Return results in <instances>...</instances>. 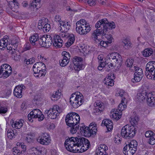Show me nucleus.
Returning <instances> with one entry per match:
<instances>
[{
    "label": "nucleus",
    "instance_id": "f257e3e1",
    "mask_svg": "<svg viewBox=\"0 0 155 155\" xmlns=\"http://www.w3.org/2000/svg\"><path fill=\"white\" fill-rule=\"evenodd\" d=\"M115 25L114 22H109L107 19H102L98 21L95 24V27L97 29L95 30L92 35V37L94 40H97V36L102 35L107 39V43H111L113 38L112 35H108L109 31L110 29L114 28Z\"/></svg>",
    "mask_w": 155,
    "mask_h": 155
},
{
    "label": "nucleus",
    "instance_id": "f03ea898",
    "mask_svg": "<svg viewBox=\"0 0 155 155\" xmlns=\"http://www.w3.org/2000/svg\"><path fill=\"white\" fill-rule=\"evenodd\" d=\"M64 146L68 151L82 152L87 150L90 146V142L84 137H71L66 140Z\"/></svg>",
    "mask_w": 155,
    "mask_h": 155
},
{
    "label": "nucleus",
    "instance_id": "7ed1b4c3",
    "mask_svg": "<svg viewBox=\"0 0 155 155\" xmlns=\"http://www.w3.org/2000/svg\"><path fill=\"white\" fill-rule=\"evenodd\" d=\"M84 97L80 92H77L72 94L70 98V102L72 106L76 108L81 105L84 102Z\"/></svg>",
    "mask_w": 155,
    "mask_h": 155
},
{
    "label": "nucleus",
    "instance_id": "20e7f679",
    "mask_svg": "<svg viewBox=\"0 0 155 155\" xmlns=\"http://www.w3.org/2000/svg\"><path fill=\"white\" fill-rule=\"evenodd\" d=\"M136 132V128L133 125H125L122 129L121 135L124 138H133Z\"/></svg>",
    "mask_w": 155,
    "mask_h": 155
},
{
    "label": "nucleus",
    "instance_id": "39448f33",
    "mask_svg": "<svg viewBox=\"0 0 155 155\" xmlns=\"http://www.w3.org/2000/svg\"><path fill=\"white\" fill-rule=\"evenodd\" d=\"M33 70L36 77L44 76L46 73L45 65L44 63L40 62H37L34 65Z\"/></svg>",
    "mask_w": 155,
    "mask_h": 155
},
{
    "label": "nucleus",
    "instance_id": "423d86ee",
    "mask_svg": "<svg viewBox=\"0 0 155 155\" xmlns=\"http://www.w3.org/2000/svg\"><path fill=\"white\" fill-rule=\"evenodd\" d=\"M145 75L149 79L152 78L151 75L153 76V80H155V61H151L146 65Z\"/></svg>",
    "mask_w": 155,
    "mask_h": 155
},
{
    "label": "nucleus",
    "instance_id": "0eeeda50",
    "mask_svg": "<svg viewBox=\"0 0 155 155\" xmlns=\"http://www.w3.org/2000/svg\"><path fill=\"white\" fill-rule=\"evenodd\" d=\"M28 118L30 122H32L33 121V118H38V120L41 121L44 119V117L41 112L39 109H34L28 114Z\"/></svg>",
    "mask_w": 155,
    "mask_h": 155
},
{
    "label": "nucleus",
    "instance_id": "6e6552de",
    "mask_svg": "<svg viewBox=\"0 0 155 155\" xmlns=\"http://www.w3.org/2000/svg\"><path fill=\"white\" fill-rule=\"evenodd\" d=\"M53 42L51 37L49 35H44L39 39L40 45L47 48L51 46Z\"/></svg>",
    "mask_w": 155,
    "mask_h": 155
},
{
    "label": "nucleus",
    "instance_id": "1a4fd4ad",
    "mask_svg": "<svg viewBox=\"0 0 155 155\" xmlns=\"http://www.w3.org/2000/svg\"><path fill=\"white\" fill-rule=\"evenodd\" d=\"M107 59L109 61L115 64L117 67L120 66L121 65V56L116 52L112 53L107 56Z\"/></svg>",
    "mask_w": 155,
    "mask_h": 155
},
{
    "label": "nucleus",
    "instance_id": "9d476101",
    "mask_svg": "<svg viewBox=\"0 0 155 155\" xmlns=\"http://www.w3.org/2000/svg\"><path fill=\"white\" fill-rule=\"evenodd\" d=\"M71 117L70 118L73 119L75 122V128H73V130H71V132L73 134H75L76 133L78 130H79V125L78 124L79 123L80 120V117L79 115L77 114L72 112L68 114Z\"/></svg>",
    "mask_w": 155,
    "mask_h": 155
},
{
    "label": "nucleus",
    "instance_id": "9b49d317",
    "mask_svg": "<svg viewBox=\"0 0 155 155\" xmlns=\"http://www.w3.org/2000/svg\"><path fill=\"white\" fill-rule=\"evenodd\" d=\"M55 107V108L54 107L52 109L46 110L45 112V113L48 114V117L51 119H55L60 112V110H57V107H59L58 106L56 105Z\"/></svg>",
    "mask_w": 155,
    "mask_h": 155
},
{
    "label": "nucleus",
    "instance_id": "f8f14e48",
    "mask_svg": "<svg viewBox=\"0 0 155 155\" xmlns=\"http://www.w3.org/2000/svg\"><path fill=\"white\" fill-rule=\"evenodd\" d=\"M83 59L80 57L75 56L72 59L74 68L76 71H79L82 68Z\"/></svg>",
    "mask_w": 155,
    "mask_h": 155
},
{
    "label": "nucleus",
    "instance_id": "ddd939ff",
    "mask_svg": "<svg viewBox=\"0 0 155 155\" xmlns=\"http://www.w3.org/2000/svg\"><path fill=\"white\" fill-rule=\"evenodd\" d=\"M146 101L148 105L150 107L155 106V94L149 92L147 95Z\"/></svg>",
    "mask_w": 155,
    "mask_h": 155
},
{
    "label": "nucleus",
    "instance_id": "4468645a",
    "mask_svg": "<svg viewBox=\"0 0 155 155\" xmlns=\"http://www.w3.org/2000/svg\"><path fill=\"white\" fill-rule=\"evenodd\" d=\"M147 138H149L148 142L151 145H153L155 144V134L151 130L147 131L145 134Z\"/></svg>",
    "mask_w": 155,
    "mask_h": 155
},
{
    "label": "nucleus",
    "instance_id": "2eb2a0df",
    "mask_svg": "<svg viewBox=\"0 0 155 155\" xmlns=\"http://www.w3.org/2000/svg\"><path fill=\"white\" fill-rule=\"evenodd\" d=\"M25 88L23 85L16 86L14 90V94L16 97L21 98L22 97V91Z\"/></svg>",
    "mask_w": 155,
    "mask_h": 155
},
{
    "label": "nucleus",
    "instance_id": "dca6fc26",
    "mask_svg": "<svg viewBox=\"0 0 155 155\" xmlns=\"http://www.w3.org/2000/svg\"><path fill=\"white\" fill-rule=\"evenodd\" d=\"M85 28H81L78 26L76 27V30L77 32L81 35H85L89 32L91 30V28L89 25H84Z\"/></svg>",
    "mask_w": 155,
    "mask_h": 155
},
{
    "label": "nucleus",
    "instance_id": "f3484780",
    "mask_svg": "<svg viewBox=\"0 0 155 155\" xmlns=\"http://www.w3.org/2000/svg\"><path fill=\"white\" fill-rule=\"evenodd\" d=\"M149 93L146 90H143L139 93L137 96V101L141 102L146 100Z\"/></svg>",
    "mask_w": 155,
    "mask_h": 155
},
{
    "label": "nucleus",
    "instance_id": "a211bd4d",
    "mask_svg": "<svg viewBox=\"0 0 155 155\" xmlns=\"http://www.w3.org/2000/svg\"><path fill=\"white\" fill-rule=\"evenodd\" d=\"M38 141L41 144L43 145H47L50 142L51 140L49 136L45 134H43L41 136V138L38 139Z\"/></svg>",
    "mask_w": 155,
    "mask_h": 155
},
{
    "label": "nucleus",
    "instance_id": "6ab92c4d",
    "mask_svg": "<svg viewBox=\"0 0 155 155\" xmlns=\"http://www.w3.org/2000/svg\"><path fill=\"white\" fill-rule=\"evenodd\" d=\"M129 144H127L123 148V153L126 155H132L135 153V148L131 149Z\"/></svg>",
    "mask_w": 155,
    "mask_h": 155
},
{
    "label": "nucleus",
    "instance_id": "aec40b11",
    "mask_svg": "<svg viewBox=\"0 0 155 155\" xmlns=\"http://www.w3.org/2000/svg\"><path fill=\"white\" fill-rule=\"evenodd\" d=\"M63 40L60 36L56 35L54 36L53 42V45L57 48H60L62 46Z\"/></svg>",
    "mask_w": 155,
    "mask_h": 155
},
{
    "label": "nucleus",
    "instance_id": "412c9836",
    "mask_svg": "<svg viewBox=\"0 0 155 155\" xmlns=\"http://www.w3.org/2000/svg\"><path fill=\"white\" fill-rule=\"evenodd\" d=\"M68 114L67 115L65 118V121L67 125L70 127H71V130H73V128H75V122L73 119L70 118L71 117Z\"/></svg>",
    "mask_w": 155,
    "mask_h": 155
},
{
    "label": "nucleus",
    "instance_id": "4be33fe9",
    "mask_svg": "<svg viewBox=\"0 0 155 155\" xmlns=\"http://www.w3.org/2000/svg\"><path fill=\"white\" fill-rule=\"evenodd\" d=\"M60 28V31H68L70 27V25L68 23V22L62 21L59 23Z\"/></svg>",
    "mask_w": 155,
    "mask_h": 155
},
{
    "label": "nucleus",
    "instance_id": "5701e85b",
    "mask_svg": "<svg viewBox=\"0 0 155 155\" xmlns=\"http://www.w3.org/2000/svg\"><path fill=\"white\" fill-rule=\"evenodd\" d=\"M102 124L106 126L108 131H110L113 127V124L111 120L109 119H105L103 120L102 122Z\"/></svg>",
    "mask_w": 155,
    "mask_h": 155
},
{
    "label": "nucleus",
    "instance_id": "b1692460",
    "mask_svg": "<svg viewBox=\"0 0 155 155\" xmlns=\"http://www.w3.org/2000/svg\"><path fill=\"white\" fill-rule=\"evenodd\" d=\"M19 4L16 0H11L9 1V7L12 10L15 12L16 9L18 8Z\"/></svg>",
    "mask_w": 155,
    "mask_h": 155
},
{
    "label": "nucleus",
    "instance_id": "393cba45",
    "mask_svg": "<svg viewBox=\"0 0 155 155\" xmlns=\"http://www.w3.org/2000/svg\"><path fill=\"white\" fill-rule=\"evenodd\" d=\"M119 112L117 110H113L112 112V114L111 117V118L117 120L119 119L121 117V112Z\"/></svg>",
    "mask_w": 155,
    "mask_h": 155
},
{
    "label": "nucleus",
    "instance_id": "a878e982",
    "mask_svg": "<svg viewBox=\"0 0 155 155\" xmlns=\"http://www.w3.org/2000/svg\"><path fill=\"white\" fill-rule=\"evenodd\" d=\"M122 44L124 48L126 49H128L130 48L131 47L132 45L130 41L127 39H124L122 41Z\"/></svg>",
    "mask_w": 155,
    "mask_h": 155
},
{
    "label": "nucleus",
    "instance_id": "bb28decb",
    "mask_svg": "<svg viewBox=\"0 0 155 155\" xmlns=\"http://www.w3.org/2000/svg\"><path fill=\"white\" fill-rule=\"evenodd\" d=\"M39 37L37 34H35L34 35L31 36L30 38V41L31 44L33 45H35L36 44L35 42L38 40L39 41Z\"/></svg>",
    "mask_w": 155,
    "mask_h": 155
},
{
    "label": "nucleus",
    "instance_id": "cd10ccee",
    "mask_svg": "<svg viewBox=\"0 0 155 155\" xmlns=\"http://www.w3.org/2000/svg\"><path fill=\"white\" fill-rule=\"evenodd\" d=\"M68 40L67 43L65 44V46L67 47L70 46L72 44L74 41V37L72 34H69L68 37Z\"/></svg>",
    "mask_w": 155,
    "mask_h": 155
},
{
    "label": "nucleus",
    "instance_id": "c85d7f7f",
    "mask_svg": "<svg viewBox=\"0 0 155 155\" xmlns=\"http://www.w3.org/2000/svg\"><path fill=\"white\" fill-rule=\"evenodd\" d=\"M61 95V93L58 90V91L53 93V95L51 97V99L54 101H57L60 98Z\"/></svg>",
    "mask_w": 155,
    "mask_h": 155
},
{
    "label": "nucleus",
    "instance_id": "c756f323",
    "mask_svg": "<svg viewBox=\"0 0 155 155\" xmlns=\"http://www.w3.org/2000/svg\"><path fill=\"white\" fill-rule=\"evenodd\" d=\"M153 52L152 49L150 48H146L143 51V55L145 57H148L152 54Z\"/></svg>",
    "mask_w": 155,
    "mask_h": 155
},
{
    "label": "nucleus",
    "instance_id": "7c9ffc66",
    "mask_svg": "<svg viewBox=\"0 0 155 155\" xmlns=\"http://www.w3.org/2000/svg\"><path fill=\"white\" fill-rule=\"evenodd\" d=\"M76 26L79 28V29L81 28H85L84 25H87L86 21L84 19H81L79 21H77L76 24Z\"/></svg>",
    "mask_w": 155,
    "mask_h": 155
},
{
    "label": "nucleus",
    "instance_id": "2f4dec72",
    "mask_svg": "<svg viewBox=\"0 0 155 155\" xmlns=\"http://www.w3.org/2000/svg\"><path fill=\"white\" fill-rule=\"evenodd\" d=\"M134 62V60L132 59H128L125 62V64L127 67L130 68V69L133 71V64Z\"/></svg>",
    "mask_w": 155,
    "mask_h": 155
},
{
    "label": "nucleus",
    "instance_id": "473e14b6",
    "mask_svg": "<svg viewBox=\"0 0 155 155\" xmlns=\"http://www.w3.org/2000/svg\"><path fill=\"white\" fill-rule=\"evenodd\" d=\"M133 68L134 70L135 71L134 75L143 76V72L141 68L135 66H134Z\"/></svg>",
    "mask_w": 155,
    "mask_h": 155
},
{
    "label": "nucleus",
    "instance_id": "72a5a7b5",
    "mask_svg": "<svg viewBox=\"0 0 155 155\" xmlns=\"http://www.w3.org/2000/svg\"><path fill=\"white\" fill-rule=\"evenodd\" d=\"M84 135H86L88 136H91V135L95 134H93L92 132L93 131H91V129H90L89 127H86L85 126L84 127Z\"/></svg>",
    "mask_w": 155,
    "mask_h": 155
},
{
    "label": "nucleus",
    "instance_id": "f704fd0d",
    "mask_svg": "<svg viewBox=\"0 0 155 155\" xmlns=\"http://www.w3.org/2000/svg\"><path fill=\"white\" fill-rule=\"evenodd\" d=\"M7 68H6L5 70V73L6 74H4V76L5 78L8 77L9 75H10L12 73V68L11 67L10 65H8Z\"/></svg>",
    "mask_w": 155,
    "mask_h": 155
},
{
    "label": "nucleus",
    "instance_id": "c9c22d12",
    "mask_svg": "<svg viewBox=\"0 0 155 155\" xmlns=\"http://www.w3.org/2000/svg\"><path fill=\"white\" fill-rule=\"evenodd\" d=\"M24 121L22 120H21L18 121H16L14 124V127L16 129H20L23 126V122Z\"/></svg>",
    "mask_w": 155,
    "mask_h": 155
},
{
    "label": "nucleus",
    "instance_id": "e433bc0d",
    "mask_svg": "<svg viewBox=\"0 0 155 155\" xmlns=\"http://www.w3.org/2000/svg\"><path fill=\"white\" fill-rule=\"evenodd\" d=\"M129 144V145H130V147H132L131 149L135 148V153L137 150V141L135 140H133L131 141Z\"/></svg>",
    "mask_w": 155,
    "mask_h": 155
},
{
    "label": "nucleus",
    "instance_id": "4c0bfd02",
    "mask_svg": "<svg viewBox=\"0 0 155 155\" xmlns=\"http://www.w3.org/2000/svg\"><path fill=\"white\" fill-rule=\"evenodd\" d=\"M108 149L107 147L105 144H101L100 147H98V149L97 150H99V151H101V152L104 153V154L106 153V151Z\"/></svg>",
    "mask_w": 155,
    "mask_h": 155
},
{
    "label": "nucleus",
    "instance_id": "58836bf2",
    "mask_svg": "<svg viewBox=\"0 0 155 155\" xmlns=\"http://www.w3.org/2000/svg\"><path fill=\"white\" fill-rule=\"evenodd\" d=\"M4 39H1L0 40V49L4 50V48L7 47L8 45L7 42Z\"/></svg>",
    "mask_w": 155,
    "mask_h": 155
},
{
    "label": "nucleus",
    "instance_id": "ea45409f",
    "mask_svg": "<svg viewBox=\"0 0 155 155\" xmlns=\"http://www.w3.org/2000/svg\"><path fill=\"white\" fill-rule=\"evenodd\" d=\"M105 62L106 63V66H107V67H108V68H107V69L110 70L113 68V67L114 65L116 66L115 64H114L110 61H109L107 59H106V60L105 61Z\"/></svg>",
    "mask_w": 155,
    "mask_h": 155
},
{
    "label": "nucleus",
    "instance_id": "a19ab883",
    "mask_svg": "<svg viewBox=\"0 0 155 155\" xmlns=\"http://www.w3.org/2000/svg\"><path fill=\"white\" fill-rule=\"evenodd\" d=\"M143 76H140L139 75H134V78L131 79V81L133 83L138 82L140 81L141 80Z\"/></svg>",
    "mask_w": 155,
    "mask_h": 155
},
{
    "label": "nucleus",
    "instance_id": "79ce46f5",
    "mask_svg": "<svg viewBox=\"0 0 155 155\" xmlns=\"http://www.w3.org/2000/svg\"><path fill=\"white\" fill-rule=\"evenodd\" d=\"M96 125V124L93 123H91L89 125V129H91V131H93L92 132L93 134H96L97 131Z\"/></svg>",
    "mask_w": 155,
    "mask_h": 155
},
{
    "label": "nucleus",
    "instance_id": "37998d69",
    "mask_svg": "<svg viewBox=\"0 0 155 155\" xmlns=\"http://www.w3.org/2000/svg\"><path fill=\"white\" fill-rule=\"evenodd\" d=\"M70 60L68 59H62L60 60L59 63L60 65L62 67H64L66 66L69 62Z\"/></svg>",
    "mask_w": 155,
    "mask_h": 155
},
{
    "label": "nucleus",
    "instance_id": "c03bdc74",
    "mask_svg": "<svg viewBox=\"0 0 155 155\" xmlns=\"http://www.w3.org/2000/svg\"><path fill=\"white\" fill-rule=\"evenodd\" d=\"M13 153L14 155H18L21 153L18 147H14L12 149Z\"/></svg>",
    "mask_w": 155,
    "mask_h": 155
},
{
    "label": "nucleus",
    "instance_id": "a18cd8bd",
    "mask_svg": "<svg viewBox=\"0 0 155 155\" xmlns=\"http://www.w3.org/2000/svg\"><path fill=\"white\" fill-rule=\"evenodd\" d=\"M29 6H32L33 8H36L37 7L38 8H40L41 6L39 2H38L37 1L35 2V0H34L33 1H32L31 3L30 4Z\"/></svg>",
    "mask_w": 155,
    "mask_h": 155
},
{
    "label": "nucleus",
    "instance_id": "49530a36",
    "mask_svg": "<svg viewBox=\"0 0 155 155\" xmlns=\"http://www.w3.org/2000/svg\"><path fill=\"white\" fill-rule=\"evenodd\" d=\"M13 49L12 50H11L10 51H9V52L11 54H12V56L13 57H14V59L15 60H17V56H19V55H17V54H16V52L15 51V48H13Z\"/></svg>",
    "mask_w": 155,
    "mask_h": 155
},
{
    "label": "nucleus",
    "instance_id": "de8ad7c7",
    "mask_svg": "<svg viewBox=\"0 0 155 155\" xmlns=\"http://www.w3.org/2000/svg\"><path fill=\"white\" fill-rule=\"evenodd\" d=\"M42 29L44 32H48L50 29V25L47 23L46 24L45 23L44 26L43 27Z\"/></svg>",
    "mask_w": 155,
    "mask_h": 155
},
{
    "label": "nucleus",
    "instance_id": "09e8293b",
    "mask_svg": "<svg viewBox=\"0 0 155 155\" xmlns=\"http://www.w3.org/2000/svg\"><path fill=\"white\" fill-rule=\"evenodd\" d=\"M7 135L8 138L12 139L14 136V131L12 129L8 130L7 132Z\"/></svg>",
    "mask_w": 155,
    "mask_h": 155
},
{
    "label": "nucleus",
    "instance_id": "8fccbe9b",
    "mask_svg": "<svg viewBox=\"0 0 155 155\" xmlns=\"http://www.w3.org/2000/svg\"><path fill=\"white\" fill-rule=\"evenodd\" d=\"M45 23V21L44 19L40 20L38 26V28L40 29H42L43 25H44Z\"/></svg>",
    "mask_w": 155,
    "mask_h": 155
},
{
    "label": "nucleus",
    "instance_id": "3c124183",
    "mask_svg": "<svg viewBox=\"0 0 155 155\" xmlns=\"http://www.w3.org/2000/svg\"><path fill=\"white\" fill-rule=\"evenodd\" d=\"M139 120V118L137 117H135L132 118L130 121L132 125L137 124V122Z\"/></svg>",
    "mask_w": 155,
    "mask_h": 155
},
{
    "label": "nucleus",
    "instance_id": "603ef678",
    "mask_svg": "<svg viewBox=\"0 0 155 155\" xmlns=\"http://www.w3.org/2000/svg\"><path fill=\"white\" fill-rule=\"evenodd\" d=\"M105 84L108 86H112L114 85V80L110 79H109L106 81H105Z\"/></svg>",
    "mask_w": 155,
    "mask_h": 155
},
{
    "label": "nucleus",
    "instance_id": "864d4df0",
    "mask_svg": "<svg viewBox=\"0 0 155 155\" xmlns=\"http://www.w3.org/2000/svg\"><path fill=\"white\" fill-rule=\"evenodd\" d=\"M61 33L60 34V35L62 38H67L69 36V34L67 32V31H61Z\"/></svg>",
    "mask_w": 155,
    "mask_h": 155
},
{
    "label": "nucleus",
    "instance_id": "5fc2aeb1",
    "mask_svg": "<svg viewBox=\"0 0 155 155\" xmlns=\"http://www.w3.org/2000/svg\"><path fill=\"white\" fill-rule=\"evenodd\" d=\"M6 107L0 106V114H5L7 111Z\"/></svg>",
    "mask_w": 155,
    "mask_h": 155
},
{
    "label": "nucleus",
    "instance_id": "6e6d98bb",
    "mask_svg": "<svg viewBox=\"0 0 155 155\" xmlns=\"http://www.w3.org/2000/svg\"><path fill=\"white\" fill-rule=\"evenodd\" d=\"M125 98L123 97L121 101V103H120L118 105V110H119V111H121L122 109V107L123 105V103L124 104V99H125Z\"/></svg>",
    "mask_w": 155,
    "mask_h": 155
},
{
    "label": "nucleus",
    "instance_id": "4d7b16f0",
    "mask_svg": "<svg viewBox=\"0 0 155 155\" xmlns=\"http://www.w3.org/2000/svg\"><path fill=\"white\" fill-rule=\"evenodd\" d=\"M32 150L34 151V153L36 155H40L41 153V151L37 150L36 148H32Z\"/></svg>",
    "mask_w": 155,
    "mask_h": 155
},
{
    "label": "nucleus",
    "instance_id": "13d9d810",
    "mask_svg": "<svg viewBox=\"0 0 155 155\" xmlns=\"http://www.w3.org/2000/svg\"><path fill=\"white\" fill-rule=\"evenodd\" d=\"M87 2L88 4L90 6L95 5L97 2L96 0H88Z\"/></svg>",
    "mask_w": 155,
    "mask_h": 155
},
{
    "label": "nucleus",
    "instance_id": "bf43d9fd",
    "mask_svg": "<svg viewBox=\"0 0 155 155\" xmlns=\"http://www.w3.org/2000/svg\"><path fill=\"white\" fill-rule=\"evenodd\" d=\"M62 56L67 57V58L70 60L71 56L70 54L69 53L67 52L66 51H63L62 53Z\"/></svg>",
    "mask_w": 155,
    "mask_h": 155
},
{
    "label": "nucleus",
    "instance_id": "052dcab7",
    "mask_svg": "<svg viewBox=\"0 0 155 155\" xmlns=\"http://www.w3.org/2000/svg\"><path fill=\"white\" fill-rule=\"evenodd\" d=\"M26 140L28 143L33 142V139L31 136H28L26 137Z\"/></svg>",
    "mask_w": 155,
    "mask_h": 155
},
{
    "label": "nucleus",
    "instance_id": "680f3d73",
    "mask_svg": "<svg viewBox=\"0 0 155 155\" xmlns=\"http://www.w3.org/2000/svg\"><path fill=\"white\" fill-rule=\"evenodd\" d=\"M107 41H101L100 42V44L101 46L104 47H106L107 46Z\"/></svg>",
    "mask_w": 155,
    "mask_h": 155
},
{
    "label": "nucleus",
    "instance_id": "e2e57ef3",
    "mask_svg": "<svg viewBox=\"0 0 155 155\" xmlns=\"http://www.w3.org/2000/svg\"><path fill=\"white\" fill-rule=\"evenodd\" d=\"M5 70L4 69H1L0 70V78L3 77V78H5V76H4V74H6V73H5Z\"/></svg>",
    "mask_w": 155,
    "mask_h": 155
},
{
    "label": "nucleus",
    "instance_id": "0e129e2a",
    "mask_svg": "<svg viewBox=\"0 0 155 155\" xmlns=\"http://www.w3.org/2000/svg\"><path fill=\"white\" fill-rule=\"evenodd\" d=\"M18 40L16 39L15 38H14L13 40L11 41V43L12 45H15L17 46L16 45L18 43Z\"/></svg>",
    "mask_w": 155,
    "mask_h": 155
},
{
    "label": "nucleus",
    "instance_id": "69168bd1",
    "mask_svg": "<svg viewBox=\"0 0 155 155\" xmlns=\"http://www.w3.org/2000/svg\"><path fill=\"white\" fill-rule=\"evenodd\" d=\"M55 21L56 22H59V23H60V22H61L62 21H61V18L60 16L59 15H56L55 17Z\"/></svg>",
    "mask_w": 155,
    "mask_h": 155
},
{
    "label": "nucleus",
    "instance_id": "338daca9",
    "mask_svg": "<svg viewBox=\"0 0 155 155\" xmlns=\"http://www.w3.org/2000/svg\"><path fill=\"white\" fill-rule=\"evenodd\" d=\"M108 76L110 77V79L113 80L115 78V75L113 73H109L108 74Z\"/></svg>",
    "mask_w": 155,
    "mask_h": 155
},
{
    "label": "nucleus",
    "instance_id": "774afa93",
    "mask_svg": "<svg viewBox=\"0 0 155 155\" xmlns=\"http://www.w3.org/2000/svg\"><path fill=\"white\" fill-rule=\"evenodd\" d=\"M96 152V153L95 155H107V153L104 154V153L102 152L101 151H99V150H97Z\"/></svg>",
    "mask_w": 155,
    "mask_h": 155
}]
</instances>
